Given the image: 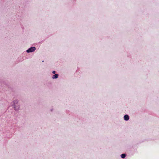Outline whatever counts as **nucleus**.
<instances>
[{
    "instance_id": "obj_1",
    "label": "nucleus",
    "mask_w": 159,
    "mask_h": 159,
    "mask_svg": "<svg viewBox=\"0 0 159 159\" xmlns=\"http://www.w3.org/2000/svg\"><path fill=\"white\" fill-rule=\"evenodd\" d=\"M12 106L15 111H18L20 109V105L18 104V101L15 100L12 102Z\"/></svg>"
},
{
    "instance_id": "obj_2",
    "label": "nucleus",
    "mask_w": 159,
    "mask_h": 159,
    "mask_svg": "<svg viewBox=\"0 0 159 159\" xmlns=\"http://www.w3.org/2000/svg\"><path fill=\"white\" fill-rule=\"evenodd\" d=\"M36 49L35 47H32L29 48L28 50L26 51V52L27 53H30L34 52Z\"/></svg>"
},
{
    "instance_id": "obj_3",
    "label": "nucleus",
    "mask_w": 159,
    "mask_h": 159,
    "mask_svg": "<svg viewBox=\"0 0 159 159\" xmlns=\"http://www.w3.org/2000/svg\"><path fill=\"white\" fill-rule=\"evenodd\" d=\"M58 76V75L57 74H55V75H53L52 76V78L53 79H57Z\"/></svg>"
},
{
    "instance_id": "obj_4",
    "label": "nucleus",
    "mask_w": 159,
    "mask_h": 159,
    "mask_svg": "<svg viewBox=\"0 0 159 159\" xmlns=\"http://www.w3.org/2000/svg\"><path fill=\"white\" fill-rule=\"evenodd\" d=\"M124 119H129V116L128 115H125L124 116Z\"/></svg>"
},
{
    "instance_id": "obj_5",
    "label": "nucleus",
    "mask_w": 159,
    "mask_h": 159,
    "mask_svg": "<svg viewBox=\"0 0 159 159\" xmlns=\"http://www.w3.org/2000/svg\"><path fill=\"white\" fill-rule=\"evenodd\" d=\"M120 156L122 158H124L126 157V155L125 154H122Z\"/></svg>"
},
{
    "instance_id": "obj_6",
    "label": "nucleus",
    "mask_w": 159,
    "mask_h": 159,
    "mask_svg": "<svg viewBox=\"0 0 159 159\" xmlns=\"http://www.w3.org/2000/svg\"><path fill=\"white\" fill-rule=\"evenodd\" d=\"M52 73L53 74H55L56 73V71H53Z\"/></svg>"
}]
</instances>
